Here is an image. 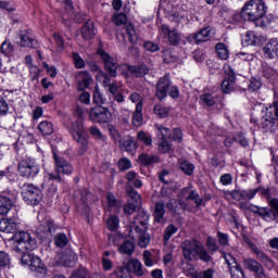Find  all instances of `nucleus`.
I'll list each match as a JSON object with an SVG mask.
<instances>
[{
    "label": "nucleus",
    "mask_w": 278,
    "mask_h": 278,
    "mask_svg": "<svg viewBox=\"0 0 278 278\" xmlns=\"http://www.w3.org/2000/svg\"><path fill=\"white\" fill-rule=\"evenodd\" d=\"M18 223L13 218H2L0 219V231L2 233H14L11 238L12 240V249L16 253H25V251H34L38 243L36 238L31 237V235L27 231H17Z\"/></svg>",
    "instance_id": "nucleus-1"
},
{
    "label": "nucleus",
    "mask_w": 278,
    "mask_h": 278,
    "mask_svg": "<svg viewBox=\"0 0 278 278\" xmlns=\"http://www.w3.org/2000/svg\"><path fill=\"white\" fill-rule=\"evenodd\" d=\"M241 18L253 23L255 27H268L275 17L266 15V3L263 0H250L241 10Z\"/></svg>",
    "instance_id": "nucleus-2"
},
{
    "label": "nucleus",
    "mask_w": 278,
    "mask_h": 278,
    "mask_svg": "<svg viewBox=\"0 0 278 278\" xmlns=\"http://www.w3.org/2000/svg\"><path fill=\"white\" fill-rule=\"evenodd\" d=\"M88 110H86L84 106H76L74 111V118H76L74 122H72V125L70 127V134L73 136L74 140L78 144V153L80 155H84L88 151V135L86 134V130L84 128V121L86 118Z\"/></svg>",
    "instance_id": "nucleus-3"
},
{
    "label": "nucleus",
    "mask_w": 278,
    "mask_h": 278,
    "mask_svg": "<svg viewBox=\"0 0 278 278\" xmlns=\"http://www.w3.org/2000/svg\"><path fill=\"white\" fill-rule=\"evenodd\" d=\"M147 225H149V214L141 211L137 214L129 226V238L138 240V244L141 249H144L149 242H151V237L147 233Z\"/></svg>",
    "instance_id": "nucleus-4"
},
{
    "label": "nucleus",
    "mask_w": 278,
    "mask_h": 278,
    "mask_svg": "<svg viewBox=\"0 0 278 278\" xmlns=\"http://www.w3.org/2000/svg\"><path fill=\"white\" fill-rule=\"evenodd\" d=\"M181 249L185 260L189 262H199V260L205 263L212 262V255H210V252L198 240H186Z\"/></svg>",
    "instance_id": "nucleus-5"
},
{
    "label": "nucleus",
    "mask_w": 278,
    "mask_h": 278,
    "mask_svg": "<svg viewBox=\"0 0 278 278\" xmlns=\"http://www.w3.org/2000/svg\"><path fill=\"white\" fill-rule=\"evenodd\" d=\"M53 161H54V170L55 173H49V181H58V184H64V177L62 175H73V164L66 161L65 157L52 150Z\"/></svg>",
    "instance_id": "nucleus-6"
},
{
    "label": "nucleus",
    "mask_w": 278,
    "mask_h": 278,
    "mask_svg": "<svg viewBox=\"0 0 278 278\" xmlns=\"http://www.w3.org/2000/svg\"><path fill=\"white\" fill-rule=\"evenodd\" d=\"M17 173L25 179H34L40 173V164H38L36 159H24L18 163Z\"/></svg>",
    "instance_id": "nucleus-7"
},
{
    "label": "nucleus",
    "mask_w": 278,
    "mask_h": 278,
    "mask_svg": "<svg viewBox=\"0 0 278 278\" xmlns=\"http://www.w3.org/2000/svg\"><path fill=\"white\" fill-rule=\"evenodd\" d=\"M22 195L28 205H38L42 201V191L33 184H25L22 187Z\"/></svg>",
    "instance_id": "nucleus-8"
},
{
    "label": "nucleus",
    "mask_w": 278,
    "mask_h": 278,
    "mask_svg": "<svg viewBox=\"0 0 278 278\" xmlns=\"http://www.w3.org/2000/svg\"><path fill=\"white\" fill-rule=\"evenodd\" d=\"M89 117L93 123H110L112 113L103 105H96L90 110Z\"/></svg>",
    "instance_id": "nucleus-9"
},
{
    "label": "nucleus",
    "mask_w": 278,
    "mask_h": 278,
    "mask_svg": "<svg viewBox=\"0 0 278 278\" xmlns=\"http://www.w3.org/2000/svg\"><path fill=\"white\" fill-rule=\"evenodd\" d=\"M98 55H100L103 64H104V70L106 73H109L110 77H116L118 73V63L114 58H112L105 50L99 49L98 50Z\"/></svg>",
    "instance_id": "nucleus-10"
},
{
    "label": "nucleus",
    "mask_w": 278,
    "mask_h": 278,
    "mask_svg": "<svg viewBox=\"0 0 278 278\" xmlns=\"http://www.w3.org/2000/svg\"><path fill=\"white\" fill-rule=\"evenodd\" d=\"M20 41L18 47H26L28 49H38V40L31 34V30L24 29L18 31Z\"/></svg>",
    "instance_id": "nucleus-11"
},
{
    "label": "nucleus",
    "mask_w": 278,
    "mask_h": 278,
    "mask_svg": "<svg viewBox=\"0 0 278 278\" xmlns=\"http://www.w3.org/2000/svg\"><path fill=\"white\" fill-rule=\"evenodd\" d=\"M233 90H236V72H233V68L228 66L222 83V92H224V94H230Z\"/></svg>",
    "instance_id": "nucleus-12"
},
{
    "label": "nucleus",
    "mask_w": 278,
    "mask_h": 278,
    "mask_svg": "<svg viewBox=\"0 0 278 278\" xmlns=\"http://www.w3.org/2000/svg\"><path fill=\"white\" fill-rule=\"evenodd\" d=\"M168 88H170V76L165 75L164 77L160 78L159 83L156 84V97L160 99V101L166 99Z\"/></svg>",
    "instance_id": "nucleus-13"
},
{
    "label": "nucleus",
    "mask_w": 278,
    "mask_h": 278,
    "mask_svg": "<svg viewBox=\"0 0 278 278\" xmlns=\"http://www.w3.org/2000/svg\"><path fill=\"white\" fill-rule=\"evenodd\" d=\"M247 45H251L252 47H262L268 37L257 34L253 30H249L244 37Z\"/></svg>",
    "instance_id": "nucleus-14"
},
{
    "label": "nucleus",
    "mask_w": 278,
    "mask_h": 278,
    "mask_svg": "<svg viewBox=\"0 0 278 278\" xmlns=\"http://www.w3.org/2000/svg\"><path fill=\"white\" fill-rule=\"evenodd\" d=\"M263 51L265 58H268V60H275V58H278V39H269L268 42L263 48Z\"/></svg>",
    "instance_id": "nucleus-15"
},
{
    "label": "nucleus",
    "mask_w": 278,
    "mask_h": 278,
    "mask_svg": "<svg viewBox=\"0 0 278 278\" xmlns=\"http://www.w3.org/2000/svg\"><path fill=\"white\" fill-rule=\"evenodd\" d=\"M250 247H251L253 253H255L260 263L264 264L265 268H268L270 270L273 268V266H275V264L273 263V260H270V257L268 255H266V253L262 252V250H260V248H257V245H255L254 243H251Z\"/></svg>",
    "instance_id": "nucleus-16"
},
{
    "label": "nucleus",
    "mask_w": 278,
    "mask_h": 278,
    "mask_svg": "<svg viewBox=\"0 0 278 278\" xmlns=\"http://www.w3.org/2000/svg\"><path fill=\"white\" fill-rule=\"evenodd\" d=\"M166 203H164L163 201H159L155 203V207H154V220L155 223H165L166 219H164V216L166 214Z\"/></svg>",
    "instance_id": "nucleus-17"
},
{
    "label": "nucleus",
    "mask_w": 278,
    "mask_h": 278,
    "mask_svg": "<svg viewBox=\"0 0 278 278\" xmlns=\"http://www.w3.org/2000/svg\"><path fill=\"white\" fill-rule=\"evenodd\" d=\"M126 270L128 273L132 270V273H135L137 277H142L144 275V269H142V263L137 258H132L127 263Z\"/></svg>",
    "instance_id": "nucleus-18"
},
{
    "label": "nucleus",
    "mask_w": 278,
    "mask_h": 278,
    "mask_svg": "<svg viewBox=\"0 0 278 278\" xmlns=\"http://www.w3.org/2000/svg\"><path fill=\"white\" fill-rule=\"evenodd\" d=\"M200 100L205 105H219V103H223V98L216 93H204L200 96Z\"/></svg>",
    "instance_id": "nucleus-19"
},
{
    "label": "nucleus",
    "mask_w": 278,
    "mask_h": 278,
    "mask_svg": "<svg viewBox=\"0 0 278 278\" xmlns=\"http://www.w3.org/2000/svg\"><path fill=\"white\" fill-rule=\"evenodd\" d=\"M193 40L197 42V45L201 42H207L212 38V28L205 27L202 28L200 31L192 35Z\"/></svg>",
    "instance_id": "nucleus-20"
},
{
    "label": "nucleus",
    "mask_w": 278,
    "mask_h": 278,
    "mask_svg": "<svg viewBox=\"0 0 278 278\" xmlns=\"http://www.w3.org/2000/svg\"><path fill=\"white\" fill-rule=\"evenodd\" d=\"M77 90H86L89 88L90 81H92V76L88 74V72H80L77 76Z\"/></svg>",
    "instance_id": "nucleus-21"
},
{
    "label": "nucleus",
    "mask_w": 278,
    "mask_h": 278,
    "mask_svg": "<svg viewBox=\"0 0 278 278\" xmlns=\"http://www.w3.org/2000/svg\"><path fill=\"white\" fill-rule=\"evenodd\" d=\"M81 36L85 40H92L97 36V28H94V23L87 22L81 28Z\"/></svg>",
    "instance_id": "nucleus-22"
},
{
    "label": "nucleus",
    "mask_w": 278,
    "mask_h": 278,
    "mask_svg": "<svg viewBox=\"0 0 278 278\" xmlns=\"http://www.w3.org/2000/svg\"><path fill=\"white\" fill-rule=\"evenodd\" d=\"M77 262V254L75 252L68 250L66 253L62 254L60 263L63 264V266H75Z\"/></svg>",
    "instance_id": "nucleus-23"
},
{
    "label": "nucleus",
    "mask_w": 278,
    "mask_h": 278,
    "mask_svg": "<svg viewBox=\"0 0 278 278\" xmlns=\"http://www.w3.org/2000/svg\"><path fill=\"white\" fill-rule=\"evenodd\" d=\"M138 160L142 166H151V164L160 163V156L155 154L142 153L139 155Z\"/></svg>",
    "instance_id": "nucleus-24"
},
{
    "label": "nucleus",
    "mask_w": 278,
    "mask_h": 278,
    "mask_svg": "<svg viewBox=\"0 0 278 278\" xmlns=\"http://www.w3.org/2000/svg\"><path fill=\"white\" fill-rule=\"evenodd\" d=\"M119 149L127 153H131V151H136V141H134V138L131 137L119 140Z\"/></svg>",
    "instance_id": "nucleus-25"
},
{
    "label": "nucleus",
    "mask_w": 278,
    "mask_h": 278,
    "mask_svg": "<svg viewBox=\"0 0 278 278\" xmlns=\"http://www.w3.org/2000/svg\"><path fill=\"white\" fill-rule=\"evenodd\" d=\"M215 51L219 60H229V48L224 42L216 43Z\"/></svg>",
    "instance_id": "nucleus-26"
},
{
    "label": "nucleus",
    "mask_w": 278,
    "mask_h": 278,
    "mask_svg": "<svg viewBox=\"0 0 278 278\" xmlns=\"http://www.w3.org/2000/svg\"><path fill=\"white\" fill-rule=\"evenodd\" d=\"M12 210V200L5 195H0V216H5Z\"/></svg>",
    "instance_id": "nucleus-27"
},
{
    "label": "nucleus",
    "mask_w": 278,
    "mask_h": 278,
    "mask_svg": "<svg viewBox=\"0 0 278 278\" xmlns=\"http://www.w3.org/2000/svg\"><path fill=\"white\" fill-rule=\"evenodd\" d=\"M128 71L134 75V77H144L147 73H149V67L144 64L141 65H135V66H129Z\"/></svg>",
    "instance_id": "nucleus-28"
},
{
    "label": "nucleus",
    "mask_w": 278,
    "mask_h": 278,
    "mask_svg": "<svg viewBox=\"0 0 278 278\" xmlns=\"http://www.w3.org/2000/svg\"><path fill=\"white\" fill-rule=\"evenodd\" d=\"M89 134L96 140H100V142H108V136L103 135V132H101V129H99V127L97 126H91L89 128Z\"/></svg>",
    "instance_id": "nucleus-29"
},
{
    "label": "nucleus",
    "mask_w": 278,
    "mask_h": 278,
    "mask_svg": "<svg viewBox=\"0 0 278 278\" xmlns=\"http://www.w3.org/2000/svg\"><path fill=\"white\" fill-rule=\"evenodd\" d=\"M38 129L42 136H51L53 134V124L48 121L41 122L38 125Z\"/></svg>",
    "instance_id": "nucleus-30"
},
{
    "label": "nucleus",
    "mask_w": 278,
    "mask_h": 278,
    "mask_svg": "<svg viewBox=\"0 0 278 278\" xmlns=\"http://www.w3.org/2000/svg\"><path fill=\"white\" fill-rule=\"evenodd\" d=\"M142 105H137L135 112L132 113V125L135 127H140L142 125Z\"/></svg>",
    "instance_id": "nucleus-31"
},
{
    "label": "nucleus",
    "mask_w": 278,
    "mask_h": 278,
    "mask_svg": "<svg viewBox=\"0 0 278 278\" xmlns=\"http://www.w3.org/2000/svg\"><path fill=\"white\" fill-rule=\"evenodd\" d=\"M261 265L262 263L255 261V258H251V257L243 258V266L250 273H253L254 270H256Z\"/></svg>",
    "instance_id": "nucleus-32"
},
{
    "label": "nucleus",
    "mask_w": 278,
    "mask_h": 278,
    "mask_svg": "<svg viewBox=\"0 0 278 278\" xmlns=\"http://www.w3.org/2000/svg\"><path fill=\"white\" fill-rule=\"evenodd\" d=\"M179 168L185 175H188L189 177L194 173V164L188 161H180Z\"/></svg>",
    "instance_id": "nucleus-33"
},
{
    "label": "nucleus",
    "mask_w": 278,
    "mask_h": 278,
    "mask_svg": "<svg viewBox=\"0 0 278 278\" xmlns=\"http://www.w3.org/2000/svg\"><path fill=\"white\" fill-rule=\"evenodd\" d=\"M136 249V245L131 241H125L119 247V253L123 255H131Z\"/></svg>",
    "instance_id": "nucleus-34"
},
{
    "label": "nucleus",
    "mask_w": 278,
    "mask_h": 278,
    "mask_svg": "<svg viewBox=\"0 0 278 278\" xmlns=\"http://www.w3.org/2000/svg\"><path fill=\"white\" fill-rule=\"evenodd\" d=\"M0 51L3 55H12V53H14V46L12 45V41L8 39L4 40L0 47Z\"/></svg>",
    "instance_id": "nucleus-35"
},
{
    "label": "nucleus",
    "mask_w": 278,
    "mask_h": 278,
    "mask_svg": "<svg viewBox=\"0 0 278 278\" xmlns=\"http://www.w3.org/2000/svg\"><path fill=\"white\" fill-rule=\"evenodd\" d=\"M54 244L59 249H64L68 244V237L65 233H58L54 238Z\"/></svg>",
    "instance_id": "nucleus-36"
},
{
    "label": "nucleus",
    "mask_w": 278,
    "mask_h": 278,
    "mask_svg": "<svg viewBox=\"0 0 278 278\" xmlns=\"http://www.w3.org/2000/svg\"><path fill=\"white\" fill-rule=\"evenodd\" d=\"M154 114L159 116V118H166L168 114H170V109L164 105H155L154 106Z\"/></svg>",
    "instance_id": "nucleus-37"
},
{
    "label": "nucleus",
    "mask_w": 278,
    "mask_h": 278,
    "mask_svg": "<svg viewBox=\"0 0 278 278\" xmlns=\"http://www.w3.org/2000/svg\"><path fill=\"white\" fill-rule=\"evenodd\" d=\"M168 41L169 45H172L173 47H177V45H179V42L181 41V35L179 34V31H177V29H174L169 33Z\"/></svg>",
    "instance_id": "nucleus-38"
},
{
    "label": "nucleus",
    "mask_w": 278,
    "mask_h": 278,
    "mask_svg": "<svg viewBox=\"0 0 278 278\" xmlns=\"http://www.w3.org/2000/svg\"><path fill=\"white\" fill-rule=\"evenodd\" d=\"M260 192V188L241 190V195L243 201H251V199H255V195Z\"/></svg>",
    "instance_id": "nucleus-39"
},
{
    "label": "nucleus",
    "mask_w": 278,
    "mask_h": 278,
    "mask_svg": "<svg viewBox=\"0 0 278 278\" xmlns=\"http://www.w3.org/2000/svg\"><path fill=\"white\" fill-rule=\"evenodd\" d=\"M187 201H194L197 207H201V205H203V199L195 190L190 191L189 195L187 197Z\"/></svg>",
    "instance_id": "nucleus-40"
},
{
    "label": "nucleus",
    "mask_w": 278,
    "mask_h": 278,
    "mask_svg": "<svg viewBox=\"0 0 278 278\" xmlns=\"http://www.w3.org/2000/svg\"><path fill=\"white\" fill-rule=\"evenodd\" d=\"M179 231V228H177L175 225H168L164 231V240L165 242H168L175 233Z\"/></svg>",
    "instance_id": "nucleus-41"
},
{
    "label": "nucleus",
    "mask_w": 278,
    "mask_h": 278,
    "mask_svg": "<svg viewBox=\"0 0 278 278\" xmlns=\"http://www.w3.org/2000/svg\"><path fill=\"white\" fill-rule=\"evenodd\" d=\"M106 203L109 210H118V200H116L113 193H108Z\"/></svg>",
    "instance_id": "nucleus-42"
},
{
    "label": "nucleus",
    "mask_w": 278,
    "mask_h": 278,
    "mask_svg": "<svg viewBox=\"0 0 278 278\" xmlns=\"http://www.w3.org/2000/svg\"><path fill=\"white\" fill-rule=\"evenodd\" d=\"M223 257L228 266L229 269L238 266V261H236V257L231 255V253H223Z\"/></svg>",
    "instance_id": "nucleus-43"
},
{
    "label": "nucleus",
    "mask_w": 278,
    "mask_h": 278,
    "mask_svg": "<svg viewBox=\"0 0 278 278\" xmlns=\"http://www.w3.org/2000/svg\"><path fill=\"white\" fill-rule=\"evenodd\" d=\"M231 278H247L244 276V270H242V266L236 265L235 267H231L230 269Z\"/></svg>",
    "instance_id": "nucleus-44"
},
{
    "label": "nucleus",
    "mask_w": 278,
    "mask_h": 278,
    "mask_svg": "<svg viewBox=\"0 0 278 278\" xmlns=\"http://www.w3.org/2000/svg\"><path fill=\"white\" fill-rule=\"evenodd\" d=\"M118 217L116 215H112L106 222L108 229H110V231H116V229H118Z\"/></svg>",
    "instance_id": "nucleus-45"
},
{
    "label": "nucleus",
    "mask_w": 278,
    "mask_h": 278,
    "mask_svg": "<svg viewBox=\"0 0 278 278\" xmlns=\"http://www.w3.org/2000/svg\"><path fill=\"white\" fill-rule=\"evenodd\" d=\"M138 139L141 142H144L147 147H151V144H153V139H151V135H149L148 132L139 131Z\"/></svg>",
    "instance_id": "nucleus-46"
},
{
    "label": "nucleus",
    "mask_w": 278,
    "mask_h": 278,
    "mask_svg": "<svg viewBox=\"0 0 278 278\" xmlns=\"http://www.w3.org/2000/svg\"><path fill=\"white\" fill-rule=\"evenodd\" d=\"M93 103H96V105H103L105 103V100L103 99V94H101L99 87H96L93 91Z\"/></svg>",
    "instance_id": "nucleus-47"
},
{
    "label": "nucleus",
    "mask_w": 278,
    "mask_h": 278,
    "mask_svg": "<svg viewBox=\"0 0 278 278\" xmlns=\"http://www.w3.org/2000/svg\"><path fill=\"white\" fill-rule=\"evenodd\" d=\"M117 166L122 172L129 170V168H131V161L127 157L119 159Z\"/></svg>",
    "instance_id": "nucleus-48"
},
{
    "label": "nucleus",
    "mask_w": 278,
    "mask_h": 278,
    "mask_svg": "<svg viewBox=\"0 0 278 278\" xmlns=\"http://www.w3.org/2000/svg\"><path fill=\"white\" fill-rule=\"evenodd\" d=\"M136 210H138V204H136L135 202H128L124 205V214L126 216H131V214H134Z\"/></svg>",
    "instance_id": "nucleus-49"
},
{
    "label": "nucleus",
    "mask_w": 278,
    "mask_h": 278,
    "mask_svg": "<svg viewBox=\"0 0 278 278\" xmlns=\"http://www.w3.org/2000/svg\"><path fill=\"white\" fill-rule=\"evenodd\" d=\"M206 247L208 249V251H211L212 253H216V251H218V243L216 242V239L208 237L206 240Z\"/></svg>",
    "instance_id": "nucleus-50"
},
{
    "label": "nucleus",
    "mask_w": 278,
    "mask_h": 278,
    "mask_svg": "<svg viewBox=\"0 0 278 278\" xmlns=\"http://www.w3.org/2000/svg\"><path fill=\"white\" fill-rule=\"evenodd\" d=\"M155 129H157L159 134L162 136V140H166L168 136H170V129L160 125L155 124Z\"/></svg>",
    "instance_id": "nucleus-51"
},
{
    "label": "nucleus",
    "mask_w": 278,
    "mask_h": 278,
    "mask_svg": "<svg viewBox=\"0 0 278 278\" xmlns=\"http://www.w3.org/2000/svg\"><path fill=\"white\" fill-rule=\"evenodd\" d=\"M72 58L74 60L76 68H84L86 66V62H84V59L77 53L73 52Z\"/></svg>",
    "instance_id": "nucleus-52"
},
{
    "label": "nucleus",
    "mask_w": 278,
    "mask_h": 278,
    "mask_svg": "<svg viewBox=\"0 0 278 278\" xmlns=\"http://www.w3.org/2000/svg\"><path fill=\"white\" fill-rule=\"evenodd\" d=\"M62 2L65 5V12H67L68 16L73 18V15L75 14V7H73L72 0H62Z\"/></svg>",
    "instance_id": "nucleus-53"
},
{
    "label": "nucleus",
    "mask_w": 278,
    "mask_h": 278,
    "mask_svg": "<svg viewBox=\"0 0 278 278\" xmlns=\"http://www.w3.org/2000/svg\"><path fill=\"white\" fill-rule=\"evenodd\" d=\"M53 38L59 51H64V38L62 35H60V33H54Z\"/></svg>",
    "instance_id": "nucleus-54"
},
{
    "label": "nucleus",
    "mask_w": 278,
    "mask_h": 278,
    "mask_svg": "<svg viewBox=\"0 0 278 278\" xmlns=\"http://www.w3.org/2000/svg\"><path fill=\"white\" fill-rule=\"evenodd\" d=\"M260 88H262V83L255 78H251L248 90H250V92H255V90H260Z\"/></svg>",
    "instance_id": "nucleus-55"
},
{
    "label": "nucleus",
    "mask_w": 278,
    "mask_h": 278,
    "mask_svg": "<svg viewBox=\"0 0 278 278\" xmlns=\"http://www.w3.org/2000/svg\"><path fill=\"white\" fill-rule=\"evenodd\" d=\"M143 47L146 51H150V53H155V51H160V46L153 41H146Z\"/></svg>",
    "instance_id": "nucleus-56"
},
{
    "label": "nucleus",
    "mask_w": 278,
    "mask_h": 278,
    "mask_svg": "<svg viewBox=\"0 0 278 278\" xmlns=\"http://www.w3.org/2000/svg\"><path fill=\"white\" fill-rule=\"evenodd\" d=\"M164 62H166V64L177 62V55H175L170 50H165L164 51Z\"/></svg>",
    "instance_id": "nucleus-57"
},
{
    "label": "nucleus",
    "mask_w": 278,
    "mask_h": 278,
    "mask_svg": "<svg viewBox=\"0 0 278 278\" xmlns=\"http://www.w3.org/2000/svg\"><path fill=\"white\" fill-rule=\"evenodd\" d=\"M33 273H36V276L39 277V278H45L47 277V265H41L35 269H33Z\"/></svg>",
    "instance_id": "nucleus-58"
},
{
    "label": "nucleus",
    "mask_w": 278,
    "mask_h": 278,
    "mask_svg": "<svg viewBox=\"0 0 278 278\" xmlns=\"http://www.w3.org/2000/svg\"><path fill=\"white\" fill-rule=\"evenodd\" d=\"M126 192H127L128 197L131 199V201H135V203H138V201H140V195L138 194V192L136 190H134V188L128 187L126 189Z\"/></svg>",
    "instance_id": "nucleus-59"
},
{
    "label": "nucleus",
    "mask_w": 278,
    "mask_h": 278,
    "mask_svg": "<svg viewBox=\"0 0 278 278\" xmlns=\"http://www.w3.org/2000/svg\"><path fill=\"white\" fill-rule=\"evenodd\" d=\"M113 21L117 26L125 25V23H127V15H125L124 13H119L114 16Z\"/></svg>",
    "instance_id": "nucleus-60"
},
{
    "label": "nucleus",
    "mask_w": 278,
    "mask_h": 278,
    "mask_svg": "<svg viewBox=\"0 0 278 278\" xmlns=\"http://www.w3.org/2000/svg\"><path fill=\"white\" fill-rule=\"evenodd\" d=\"M252 273H254L255 278H268V275H266V270L264 269V266L261 264L258 268L254 269Z\"/></svg>",
    "instance_id": "nucleus-61"
},
{
    "label": "nucleus",
    "mask_w": 278,
    "mask_h": 278,
    "mask_svg": "<svg viewBox=\"0 0 278 278\" xmlns=\"http://www.w3.org/2000/svg\"><path fill=\"white\" fill-rule=\"evenodd\" d=\"M163 141L159 144L160 153H168L170 151V143L166 139H162Z\"/></svg>",
    "instance_id": "nucleus-62"
},
{
    "label": "nucleus",
    "mask_w": 278,
    "mask_h": 278,
    "mask_svg": "<svg viewBox=\"0 0 278 278\" xmlns=\"http://www.w3.org/2000/svg\"><path fill=\"white\" fill-rule=\"evenodd\" d=\"M10 265V255L5 252H0V267Z\"/></svg>",
    "instance_id": "nucleus-63"
},
{
    "label": "nucleus",
    "mask_w": 278,
    "mask_h": 278,
    "mask_svg": "<svg viewBox=\"0 0 278 278\" xmlns=\"http://www.w3.org/2000/svg\"><path fill=\"white\" fill-rule=\"evenodd\" d=\"M214 273H216L214 268H208L205 269L203 273L199 274L197 278H214Z\"/></svg>",
    "instance_id": "nucleus-64"
}]
</instances>
